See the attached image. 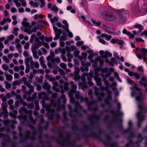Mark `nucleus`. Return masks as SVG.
Returning <instances> with one entry per match:
<instances>
[{
  "mask_svg": "<svg viewBox=\"0 0 147 147\" xmlns=\"http://www.w3.org/2000/svg\"><path fill=\"white\" fill-rule=\"evenodd\" d=\"M14 37V36L13 35H11L8 37V39L10 40H12L13 39Z\"/></svg>",
  "mask_w": 147,
  "mask_h": 147,
  "instance_id": "obj_41",
  "label": "nucleus"
},
{
  "mask_svg": "<svg viewBox=\"0 0 147 147\" xmlns=\"http://www.w3.org/2000/svg\"><path fill=\"white\" fill-rule=\"evenodd\" d=\"M136 56L139 59H141L142 57L144 62L145 61L147 56L146 55L147 54V49L144 48L142 49L136 48Z\"/></svg>",
  "mask_w": 147,
  "mask_h": 147,
  "instance_id": "obj_2",
  "label": "nucleus"
},
{
  "mask_svg": "<svg viewBox=\"0 0 147 147\" xmlns=\"http://www.w3.org/2000/svg\"><path fill=\"white\" fill-rule=\"evenodd\" d=\"M91 21L93 25L95 26H98L101 24L100 22L96 21L92 19H91Z\"/></svg>",
  "mask_w": 147,
  "mask_h": 147,
  "instance_id": "obj_14",
  "label": "nucleus"
},
{
  "mask_svg": "<svg viewBox=\"0 0 147 147\" xmlns=\"http://www.w3.org/2000/svg\"><path fill=\"white\" fill-rule=\"evenodd\" d=\"M142 66H140L138 67V69L139 71L142 72L143 71Z\"/></svg>",
  "mask_w": 147,
  "mask_h": 147,
  "instance_id": "obj_53",
  "label": "nucleus"
},
{
  "mask_svg": "<svg viewBox=\"0 0 147 147\" xmlns=\"http://www.w3.org/2000/svg\"><path fill=\"white\" fill-rule=\"evenodd\" d=\"M5 86L7 88H9L11 87V85L7 83L6 84Z\"/></svg>",
  "mask_w": 147,
  "mask_h": 147,
  "instance_id": "obj_49",
  "label": "nucleus"
},
{
  "mask_svg": "<svg viewBox=\"0 0 147 147\" xmlns=\"http://www.w3.org/2000/svg\"><path fill=\"white\" fill-rule=\"evenodd\" d=\"M113 55L115 58L117 59L119 58L118 55L117 53L114 52L113 53Z\"/></svg>",
  "mask_w": 147,
  "mask_h": 147,
  "instance_id": "obj_43",
  "label": "nucleus"
},
{
  "mask_svg": "<svg viewBox=\"0 0 147 147\" xmlns=\"http://www.w3.org/2000/svg\"><path fill=\"white\" fill-rule=\"evenodd\" d=\"M14 70L15 71H19V67L17 66H15L14 68Z\"/></svg>",
  "mask_w": 147,
  "mask_h": 147,
  "instance_id": "obj_44",
  "label": "nucleus"
},
{
  "mask_svg": "<svg viewBox=\"0 0 147 147\" xmlns=\"http://www.w3.org/2000/svg\"><path fill=\"white\" fill-rule=\"evenodd\" d=\"M44 17V16L41 15H35L34 17V19H37L39 18H42Z\"/></svg>",
  "mask_w": 147,
  "mask_h": 147,
  "instance_id": "obj_25",
  "label": "nucleus"
},
{
  "mask_svg": "<svg viewBox=\"0 0 147 147\" xmlns=\"http://www.w3.org/2000/svg\"><path fill=\"white\" fill-rule=\"evenodd\" d=\"M13 54H10L8 55V57L10 59H11L13 57Z\"/></svg>",
  "mask_w": 147,
  "mask_h": 147,
  "instance_id": "obj_54",
  "label": "nucleus"
},
{
  "mask_svg": "<svg viewBox=\"0 0 147 147\" xmlns=\"http://www.w3.org/2000/svg\"><path fill=\"white\" fill-rule=\"evenodd\" d=\"M45 40L49 42L52 40V38L51 37L46 38Z\"/></svg>",
  "mask_w": 147,
  "mask_h": 147,
  "instance_id": "obj_46",
  "label": "nucleus"
},
{
  "mask_svg": "<svg viewBox=\"0 0 147 147\" xmlns=\"http://www.w3.org/2000/svg\"><path fill=\"white\" fill-rule=\"evenodd\" d=\"M106 18L107 20L110 21H113L115 19V17L112 14L110 13H108L107 14Z\"/></svg>",
  "mask_w": 147,
  "mask_h": 147,
  "instance_id": "obj_7",
  "label": "nucleus"
},
{
  "mask_svg": "<svg viewBox=\"0 0 147 147\" xmlns=\"http://www.w3.org/2000/svg\"><path fill=\"white\" fill-rule=\"evenodd\" d=\"M2 68L5 71L7 70L8 69V66L5 64H3L2 65Z\"/></svg>",
  "mask_w": 147,
  "mask_h": 147,
  "instance_id": "obj_28",
  "label": "nucleus"
},
{
  "mask_svg": "<svg viewBox=\"0 0 147 147\" xmlns=\"http://www.w3.org/2000/svg\"><path fill=\"white\" fill-rule=\"evenodd\" d=\"M30 5L33 7H37L38 6V4L37 2L34 3L32 1H31L29 2Z\"/></svg>",
  "mask_w": 147,
  "mask_h": 147,
  "instance_id": "obj_15",
  "label": "nucleus"
},
{
  "mask_svg": "<svg viewBox=\"0 0 147 147\" xmlns=\"http://www.w3.org/2000/svg\"><path fill=\"white\" fill-rule=\"evenodd\" d=\"M8 25H6V26H4L3 27V29L4 30H7L8 29Z\"/></svg>",
  "mask_w": 147,
  "mask_h": 147,
  "instance_id": "obj_60",
  "label": "nucleus"
},
{
  "mask_svg": "<svg viewBox=\"0 0 147 147\" xmlns=\"http://www.w3.org/2000/svg\"><path fill=\"white\" fill-rule=\"evenodd\" d=\"M84 42L82 41H79L77 42L76 45L78 46H80L83 44Z\"/></svg>",
  "mask_w": 147,
  "mask_h": 147,
  "instance_id": "obj_30",
  "label": "nucleus"
},
{
  "mask_svg": "<svg viewBox=\"0 0 147 147\" xmlns=\"http://www.w3.org/2000/svg\"><path fill=\"white\" fill-rule=\"evenodd\" d=\"M17 11V9L15 8H12L11 9V11L13 13L16 12Z\"/></svg>",
  "mask_w": 147,
  "mask_h": 147,
  "instance_id": "obj_40",
  "label": "nucleus"
},
{
  "mask_svg": "<svg viewBox=\"0 0 147 147\" xmlns=\"http://www.w3.org/2000/svg\"><path fill=\"white\" fill-rule=\"evenodd\" d=\"M40 49L44 53H45L47 52L46 50L44 48H41Z\"/></svg>",
  "mask_w": 147,
  "mask_h": 147,
  "instance_id": "obj_45",
  "label": "nucleus"
},
{
  "mask_svg": "<svg viewBox=\"0 0 147 147\" xmlns=\"http://www.w3.org/2000/svg\"><path fill=\"white\" fill-rule=\"evenodd\" d=\"M41 45L42 43L40 42H38L36 45H33L32 48V51H33L38 49Z\"/></svg>",
  "mask_w": 147,
  "mask_h": 147,
  "instance_id": "obj_9",
  "label": "nucleus"
},
{
  "mask_svg": "<svg viewBox=\"0 0 147 147\" xmlns=\"http://www.w3.org/2000/svg\"><path fill=\"white\" fill-rule=\"evenodd\" d=\"M13 1L17 7H19L21 5V4L18 2V0H13Z\"/></svg>",
  "mask_w": 147,
  "mask_h": 147,
  "instance_id": "obj_21",
  "label": "nucleus"
},
{
  "mask_svg": "<svg viewBox=\"0 0 147 147\" xmlns=\"http://www.w3.org/2000/svg\"><path fill=\"white\" fill-rule=\"evenodd\" d=\"M58 17H54L53 18H51L50 19V21L53 24L55 22H56L58 20Z\"/></svg>",
  "mask_w": 147,
  "mask_h": 147,
  "instance_id": "obj_18",
  "label": "nucleus"
},
{
  "mask_svg": "<svg viewBox=\"0 0 147 147\" xmlns=\"http://www.w3.org/2000/svg\"><path fill=\"white\" fill-rule=\"evenodd\" d=\"M40 1L41 3V5H40V7H43L45 5V2L44 1V0H38Z\"/></svg>",
  "mask_w": 147,
  "mask_h": 147,
  "instance_id": "obj_24",
  "label": "nucleus"
},
{
  "mask_svg": "<svg viewBox=\"0 0 147 147\" xmlns=\"http://www.w3.org/2000/svg\"><path fill=\"white\" fill-rule=\"evenodd\" d=\"M134 26L135 28H138L139 33H140L141 32V31L143 29L142 26L140 24H136L134 25Z\"/></svg>",
  "mask_w": 147,
  "mask_h": 147,
  "instance_id": "obj_12",
  "label": "nucleus"
},
{
  "mask_svg": "<svg viewBox=\"0 0 147 147\" xmlns=\"http://www.w3.org/2000/svg\"><path fill=\"white\" fill-rule=\"evenodd\" d=\"M117 39H117L113 38L111 40L110 42L111 43L113 44L117 43Z\"/></svg>",
  "mask_w": 147,
  "mask_h": 147,
  "instance_id": "obj_26",
  "label": "nucleus"
},
{
  "mask_svg": "<svg viewBox=\"0 0 147 147\" xmlns=\"http://www.w3.org/2000/svg\"><path fill=\"white\" fill-rule=\"evenodd\" d=\"M100 37L102 38H105V39L107 41H109L111 39L112 36L110 35H108L106 34H102L100 35Z\"/></svg>",
  "mask_w": 147,
  "mask_h": 147,
  "instance_id": "obj_8",
  "label": "nucleus"
},
{
  "mask_svg": "<svg viewBox=\"0 0 147 147\" xmlns=\"http://www.w3.org/2000/svg\"><path fill=\"white\" fill-rule=\"evenodd\" d=\"M129 75L131 76H134L137 79H138L140 77L138 73H136L129 72Z\"/></svg>",
  "mask_w": 147,
  "mask_h": 147,
  "instance_id": "obj_10",
  "label": "nucleus"
},
{
  "mask_svg": "<svg viewBox=\"0 0 147 147\" xmlns=\"http://www.w3.org/2000/svg\"><path fill=\"white\" fill-rule=\"evenodd\" d=\"M14 78L16 79L18 78L19 77V75L18 74L15 73L14 74Z\"/></svg>",
  "mask_w": 147,
  "mask_h": 147,
  "instance_id": "obj_51",
  "label": "nucleus"
},
{
  "mask_svg": "<svg viewBox=\"0 0 147 147\" xmlns=\"http://www.w3.org/2000/svg\"><path fill=\"white\" fill-rule=\"evenodd\" d=\"M48 6L49 8L55 12H57L58 11L57 7L55 5H52L51 3H49Z\"/></svg>",
  "mask_w": 147,
  "mask_h": 147,
  "instance_id": "obj_5",
  "label": "nucleus"
},
{
  "mask_svg": "<svg viewBox=\"0 0 147 147\" xmlns=\"http://www.w3.org/2000/svg\"><path fill=\"white\" fill-rule=\"evenodd\" d=\"M127 82L129 84L133 85V87L131 89L132 90V92L131 95L132 96H134L135 95H137L138 96L136 97V99L137 101H142L143 99V97L142 94H141V90L138 88L135 82L133 80L129 79H127Z\"/></svg>",
  "mask_w": 147,
  "mask_h": 147,
  "instance_id": "obj_1",
  "label": "nucleus"
},
{
  "mask_svg": "<svg viewBox=\"0 0 147 147\" xmlns=\"http://www.w3.org/2000/svg\"><path fill=\"white\" fill-rule=\"evenodd\" d=\"M5 22H6L5 19H4L1 22V24L2 25H3Z\"/></svg>",
  "mask_w": 147,
  "mask_h": 147,
  "instance_id": "obj_48",
  "label": "nucleus"
},
{
  "mask_svg": "<svg viewBox=\"0 0 147 147\" xmlns=\"http://www.w3.org/2000/svg\"><path fill=\"white\" fill-rule=\"evenodd\" d=\"M5 19V21H6V22H11V20L10 18H7L6 19Z\"/></svg>",
  "mask_w": 147,
  "mask_h": 147,
  "instance_id": "obj_58",
  "label": "nucleus"
},
{
  "mask_svg": "<svg viewBox=\"0 0 147 147\" xmlns=\"http://www.w3.org/2000/svg\"><path fill=\"white\" fill-rule=\"evenodd\" d=\"M24 11V9L23 8H20L19 9V11L20 13L23 12Z\"/></svg>",
  "mask_w": 147,
  "mask_h": 147,
  "instance_id": "obj_59",
  "label": "nucleus"
},
{
  "mask_svg": "<svg viewBox=\"0 0 147 147\" xmlns=\"http://www.w3.org/2000/svg\"><path fill=\"white\" fill-rule=\"evenodd\" d=\"M13 100H12V99H11L8 102V104L9 105H11V104H12L13 103Z\"/></svg>",
  "mask_w": 147,
  "mask_h": 147,
  "instance_id": "obj_52",
  "label": "nucleus"
},
{
  "mask_svg": "<svg viewBox=\"0 0 147 147\" xmlns=\"http://www.w3.org/2000/svg\"><path fill=\"white\" fill-rule=\"evenodd\" d=\"M57 45V43L56 42H52L51 44V47H55Z\"/></svg>",
  "mask_w": 147,
  "mask_h": 147,
  "instance_id": "obj_37",
  "label": "nucleus"
},
{
  "mask_svg": "<svg viewBox=\"0 0 147 147\" xmlns=\"http://www.w3.org/2000/svg\"><path fill=\"white\" fill-rule=\"evenodd\" d=\"M27 19L26 18H24L22 22V24L24 27L26 28L25 29L22 28V29L25 32L28 33V34H30L31 32L30 30L32 28V26L30 25L29 23L27 22Z\"/></svg>",
  "mask_w": 147,
  "mask_h": 147,
  "instance_id": "obj_3",
  "label": "nucleus"
},
{
  "mask_svg": "<svg viewBox=\"0 0 147 147\" xmlns=\"http://www.w3.org/2000/svg\"><path fill=\"white\" fill-rule=\"evenodd\" d=\"M6 77L7 80L11 81L13 78V77L12 76L9 74H7L6 76Z\"/></svg>",
  "mask_w": 147,
  "mask_h": 147,
  "instance_id": "obj_19",
  "label": "nucleus"
},
{
  "mask_svg": "<svg viewBox=\"0 0 147 147\" xmlns=\"http://www.w3.org/2000/svg\"><path fill=\"white\" fill-rule=\"evenodd\" d=\"M55 61L57 63H59L60 62V59L59 58H56L55 59Z\"/></svg>",
  "mask_w": 147,
  "mask_h": 147,
  "instance_id": "obj_47",
  "label": "nucleus"
},
{
  "mask_svg": "<svg viewBox=\"0 0 147 147\" xmlns=\"http://www.w3.org/2000/svg\"><path fill=\"white\" fill-rule=\"evenodd\" d=\"M99 41L100 42L103 44H105L106 43V42L104 40L102 39H100L99 40Z\"/></svg>",
  "mask_w": 147,
  "mask_h": 147,
  "instance_id": "obj_36",
  "label": "nucleus"
},
{
  "mask_svg": "<svg viewBox=\"0 0 147 147\" xmlns=\"http://www.w3.org/2000/svg\"><path fill=\"white\" fill-rule=\"evenodd\" d=\"M60 45L61 47H63L65 46V43L63 42H61L60 43Z\"/></svg>",
  "mask_w": 147,
  "mask_h": 147,
  "instance_id": "obj_50",
  "label": "nucleus"
},
{
  "mask_svg": "<svg viewBox=\"0 0 147 147\" xmlns=\"http://www.w3.org/2000/svg\"><path fill=\"white\" fill-rule=\"evenodd\" d=\"M0 90L2 92H4L5 91V89L3 88L2 86L0 87Z\"/></svg>",
  "mask_w": 147,
  "mask_h": 147,
  "instance_id": "obj_62",
  "label": "nucleus"
},
{
  "mask_svg": "<svg viewBox=\"0 0 147 147\" xmlns=\"http://www.w3.org/2000/svg\"><path fill=\"white\" fill-rule=\"evenodd\" d=\"M144 35H146L147 36V31H145L144 32L142 33L141 34V36H143Z\"/></svg>",
  "mask_w": 147,
  "mask_h": 147,
  "instance_id": "obj_55",
  "label": "nucleus"
},
{
  "mask_svg": "<svg viewBox=\"0 0 147 147\" xmlns=\"http://www.w3.org/2000/svg\"><path fill=\"white\" fill-rule=\"evenodd\" d=\"M13 62L15 64H17L18 63L17 61L15 59H13Z\"/></svg>",
  "mask_w": 147,
  "mask_h": 147,
  "instance_id": "obj_63",
  "label": "nucleus"
},
{
  "mask_svg": "<svg viewBox=\"0 0 147 147\" xmlns=\"http://www.w3.org/2000/svg\"><path fill=\"white\" fill-rule=\"evenodd\" d=\"M65 30L66 32H67L69 37L71 38H72L73 36L72 33L69 31V28H65Z\"/></svg>",
  "mask_w": 147,
  "mask_h": 147,
  "instance_id": "obj_16",
  "label": "nucleus"
},
{
  "mask_svg": "<svg viewBox=\"0 0 147 147\" xmlns=\"http://www.w3.org/2000/svg\"><path fill=\"white\" fill-rule=\"evenodd\" d=\"M60 65L61 67L63 69H65L66 67V65L64 63H61L60 64Z\"/></svg>",
  "mask_w": 147,
  "mask_h": 147,
  "instance_id": "obj_34",
  "label": "nucleus"
},
{
  "mask_svg": "<svg viewBox=\"0 0 147 147\" xmlns=\"http://www.w3.org/2000/svg\"><path fill=\"white\" fill-rule=\"evenodd\" d=\"M53 29L55 32L56 34L58 36V37L57 39L55 37L54 38V40H56L57 39H58L59 38V36L61 34V32H60L59 33H58L57 28L55 26H53Z\"/></svg>",
  "mask_w": 147,
  "mask_h": 147,
  "instance_id": "obj_13",
  "label": "nucleus"
},
{
  "mask_svg": "<svg viewBox=\"0 0 147 147\" xmlns=\"http://www.w3.org/2000/svg\"><path fill=\"white\" fill-rule=\"evenodd\" d=\"M117 44L121 45L124 44V42L122 40L117 39Z\"/></svg>",
  "mask_w": 147,
  "mask_h": 147,
  "instance_id": "obj_22",
  "label": "nucleus"
},
{
  "mask_svg": "<svg viewBox=\"0 0 147 147\" xmlns=\"http://www.w3.org/2000/svg\"><path fill=\"white\" fill-rule=\"evenodd\" d=\"M7 106V104L5 103H3L2 104V107L4 109L5 108H6Z\"/></svg>",
  "mask_w": 147,
  "mask_h": 147,
  "instance_id": "obj_39",
  "label": "nucleus"
},
{
  "mask_svg": "<svg viewBox=\"0 0 147 147\" xmlns=\"http://www.w3.org/2000/svg\"><path fill=\"white\" fill-rule=\"evenodd\" d=\"M65 25V28H68L69 27V25L68 24L67 21L65 20H63L62 22Z\"/></svg>",
  "mask_w": 147,
  "mask_h": 147,
  "instance_id": "obj_20",
  "label": "nucleus"
},
{
  "mask_svg": "<svg viewBox=\"0 0 147 147\" xmlns=\"http://www.w3.org/2000/svg\"><path fill=\"white\" fill-rule=\"evenodd\" d=\"M81 64L83 66H85L86 65L87 66H89L90 65V63H86V64L85 62L83 61L81 62Z\"/></svg>",
  "mask_w": 147,
  "mask_h": 147,
  "instance_id": "obj_27",
  "label": "nucleus"
},
{
  "mask_svg": "<svg viewBox=\"0 0 147 147\" xmlns=\"http://www.w3.org/2000/svg\"><path fill=\"white\" fill-rule=\"evenodd\" d=\"M29 45L30 44L29 43H26L24 45V48L26 49H28L29 46Z\"/></svg>",
  "mask_w": 147,
  "mask_h": 147,
  "instance_id": "obj_38",
  "label": "nucleus"
},
{
  "mask_svg": "<svg viewBox=\"0 0 147 147\" xmlns=\"http://www.w3.org/2000/svg\"><path fill=\"white\" fill-rule=\"evenodd\" d=\"M22 3V6H25L26 5V3L25 1V0H19Z\"/></svg>",
  "mask_w": 147,
  "mask_h": 147,
  "instance_id": "obj_32",
  "label": "nucleus"
},
{
  "mask_svg": "<svg viewBox=\"0 0 147 147\" xmlns=\"http://www.w3.org/2000/svg\"><path fill=\"white\" fill-rule=\"evenodd\" d=\"M44 46H45V47L47 49H49V46L47 43L44 44Z\"/></svg>",
  "mask_w": 147,
  "mask_h": 147,
  "instance_id": "obj_61",
  "label": "nucleus"
},
{
  "mask_svg": "<svg viewBox=\"0 0 147 147\" xmlns=\"http://www.w3.org/2000/svg\"><path fill=\"white\" fill-rule=\"evenodd\" d=\"M122 32L123 34H126L130 38L132 39L134 37V36L131 32H127L126 29H123Z\"/></svg>",
  "mask_w": 147,
  "mask_h": 147,
  "instance_id": "obj_6",
  "label": "nucleus"
},
{
  "mask_svg": "<svg viewBox=\"0 0 147 147\" xmlns=\"http://www.w3.org/2000/svg\"><path fill=\"white\" fill-rule=\"evenodd\" d=\"M25 57H27L28 56V53L27 51H25L23 53Z\"/></svg>",
  "mask_w": 147,
  "mask_h": 147,
  "instance_id": "obj_42",
  "label": "nucleus"
},
{
  "mask_svg": "<svg viewBox=\"0 0 147 147\" xmlns=\"http://www.w3.org/2000/svg\"><path fill=\"white\" fill-rule=\"evenodd\" d=\"M82 56L84 58V59H86V57L87 55V53H86L84 52L82 53Z\"/></svg>",
  "mask_w": 147,
  "mask_h": 147,
  "instance_id": "obj_33",
  "label": "nucleus"
},
{
  "mask_svg": "<svg viewBox=\"0 0 147 147\" xmlns=\"http://www.w3.org/2000/svg\"><path fill=\"white\" fill-rule=\"evenodd\" d=\"M87 52L89 54V55L88 57V58L89 59H91L93 57L94 55V52L92 50H89L87 51Z\"/></svg>",
  "mask_w": 147,
  "mask_h": 147,
  "instance_id": "obj_11",
  "label": "nucleus"
},
{
  "mask_svg": "<svg viewBox=\"0 0 147 147\" xmlns=\"http://www.w3.org/2000/svg\"><path fill=\"white\" fill-rule=\"evenodd\" d=\"M45 38V36L43 35L41 36L40 37V39L42 41L44 40Z\"/></svg>",
  "mask_w": 147,
  "mask_h": 147,
  "instance_id": "obj_57",
  "label": "nucleus"
},
{
  "mask_svg": "<svg viewBox=\"0 0 147 147\" xmlns=\"http://www.w3.org/2000/svg\"><path fill=\"white\" fill-rule=\"evenodd\" d=\"M34 51L35 50L32 51L33 53V57L34 58L37 59L38 58V57L37 55V54L36 53H34Z\"/></svg>",
  "mask_w": 147,
  "mask_h": 147,
  "instance_id": "obj_29",
  "label": "nucleus"
},
{
  "mask_svg": "<svg viewBox=\"0 0 147 147\" xmlns=\"http://www.w3.org/2000/svg\"><path fill=\"white\" fill-rule=\"evenodd\" d=\"M4 13H5V16H7L9 14L8 12L6 10H5L4 11Z\"/></svg>",
  "mask_w": 147,
  "mask_h": 147,
  "instance_id": "obj_64",
  "label": "nucleus"
},
{
  "mask_svg": "<svg viewBox=\"0 0 147 147\" xmlns=\"http://www.w3.org/2000/svg\"><path fill=\"white\" fill-rule=\"evenodd\" d=\"M136 41L137 42H144V40L141 38H136L135 39Z\"/></svg>",
  "mask_w": 147,
  "mask_h": 147,
  "instance_id": "obj_31",
  "label": "nucleus"
},
{
  "mask_svg": "<svg viewBox=\"0 0 147 147\" xmlns=\"http://www.w3.org/2000/svg\"><path fill=\"white\" fill-rule=\"evenodd\" d=\"M16 47L18 49H20L21 48V45L20 44L17 45L16 46Z\"/></svg>",
  "mask_w": 147,
  "mask_h": 147,
  "instance_id": "obj_56",
  "label": "nucleus"
},
{
  "mask_svg": "<svg viewBox=\"0 0 147 147\" xmlns=\"http://www.w3.org/2000/svg\"><path fill=\"white\" fill-rule=\"evenodd\" d=\"M61 48H59L57 49H56L55 51V53L56 54H57L59 52H61Z\"/></svg>",
  "mask_w": 147,
  "mask_h": 147,
  "instance_id": "obj_35",
  "label": "nucleus"
},
{
  "mask_svg": "<svg viewBox=\"0 0 147 147\" xmlns=\"http://www.w3.org/2000/svg\"><path fill=\"white\" fill-rule=\"evenodd\" d=\"M100 53L103 58L107 57H111L112 56V53L107 52H106L104 53V51H100Z\"/></svg>",
  "mask_w": 147,
  "mask_h": 147,
  "instance_id": "obj_4",
  "label": "nucleus"
},
{
  "mask_svg": "<svg viewBox=\"0 0 147 147\" xmlns=\"http://www.w3.org/2000/svg\"><path fill=\"white\" fill-rule=\"evenodd\" d=\"M3 59L4 60L5 62L8 63L9 62V60L7 57L6 56H3Z\"/></svg>",
  "mask_w": 147,
  "mask_h": 147,
  "instance_id": "obj_23",
  "label": "nucleus"
},
{
  "mask_svg": "<svg viewBox=\"0 0 147 147\" xmlns=\"http://www.w3.org/2000/svg\"><path fill=\"white\" fill-rule=\"evenodd\" d=\"M35 38V40L36 42H37L38 40L37 37H36V35L35 34H33L31 36V38L30 40V42H32L33 41L34 39Z\"/></svg>",
  "mask_w": 147,
  "mask_h": 147,
  "instance_id": "obj_17",
  "label": "nucleus"
}]
</instances>
